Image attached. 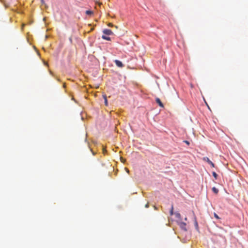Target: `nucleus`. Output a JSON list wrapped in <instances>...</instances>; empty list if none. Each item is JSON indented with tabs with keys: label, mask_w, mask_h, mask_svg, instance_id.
I'll return each mask as SVG.
<instances>
[{
	"label": "nucleus",
	"mask_w": 248,
	"mask_h": 248,
	"mask_svg": "<svg viewBox=\"0 0 248 248\" xmlns=\"http://www.w3.org/2000/svg\"><path fill=\"white\" fill-rule=\"evenodd\" d=\"M103 32L104 34L109 35L113 34V32L109 29H105L103 30Z\"/></svg>",
	"instance_id": "f257e3e1"
},
{
	"label": "nucleus",
	"mask_w": 248,
	"mask_h": 248,
	"mask_svg": "<svg viewBox=\"0 0 248 248\" xmlns=\"http://www.w3.org/2000/svg\"><path fill=\"white\" fill-rule=\"evenodd\" d=\"M114 62L116 64V65L119 67H123L124 66L123 63L119 60H115Z\"/></svg>",
	"instance_id": "f03ea898"
},
{
	"label": "nucleus",
	"mask_w": 248,
	"mask_h": 248,
	"mask_svg": "<svg viewBox=\"0 0 248 248\" xmlns=\"http://www.w3.org/2000/svg\"><path fill=\"white\" fill-rule=\"evenodd\" d=\"M204 160L207 161L209 164H210L212 167H215L214 164L208 158V157H204Z\"/></svg>",
	"instance_id": "7ed1b4c3"
},
{
	"label": "nucleus",
	"mask_w": 248,
	"mask_h": 248,
	"mask_svg": "<svg viewBox=\"0 0 248 248\" xmlns=\"http://www.w3.org/2000/svg\"><path fill=\"white\" fill-rule=\"evenodd\" d=\"M155 101H156V102L158 104V105L160 107L164 108V105H163V103L161 102V101L159 98H156L155 99Z\"/></svg>",
	"instance_id": "20e7f679"
},
{
	"label": "nucleus",
	"mask_w": 248,
	"mask_h": 248,
	"mask_svg": "<svg viewBox=\"0 0 248 248\" xmlns=\"http://www.w3.org/2000/svg\"><path fill=\"white\" fill-rule=\"evenodd\" d=\"M180 226L181 228L184 229L185 231H186V223L183 222H180Z\"/></svg>",
	"instance_id": "39448f33"
},
{
	"label": "nucleus",
	"mask_w": 248,
	"mask_h": 248,
	"mask_svg": "<svg viewBox=\"0 0 248 248\" xmlns=\"http://www.w3.org/2000/svg\"><path fill=\"white\" fill-rule=\"evenodd\" d=\"M212 191L216 194H217L218 192V190L215 187H213L212 188Z\"/></svg>",
	"instance_id": "423d86ee"
},
{
	"label": "nucleus",
	"mask_w": 248,
	"mask_h": 248,
	"mask_svg": "<svg viewBox=\"0 0 248 248\" xmlns=\"http://www.w3.org/2000/svg\"><path fill=\"white\" fill-rule=\"evenodd\" d=\"M86 14L88 15H90V16H91L93 14V12L92 11H90V10H87L86 11Z\"/></svg>",
	"instance_id": "0eeeda50"
},
{
	"label": "nucleus",
	"mask_w": 248,
	"mask_h": 248,
	"mask_svg": "<svg viewBox=\"0 0 248 248\" xmlns=\"http://www.w3.org/2000/svg\"><path fill=\"white\" fill-rule=\"evenodd\" d=\"M174 214H175V216L176 217H177V218H178L179 219H181V216L180 213H175Z\"/></svg>",
	"instance_id": "6e6552de"
},
{
	"label": "nucleus",
	"mask_w": 248,
	"mask_h": 248,
	"mask_svg": "<svg viewBox=\"0 0 248 248\" xmlns=\"http://www.w3.org/2000/svg\"><path fill=\"white\" fill-rule=\"evenodd\" d=\"M102 38H103L105 40H108V41L110 40V38L109 37H108L105 35H103Z\"/></svg>",
	"instance_id": "1a4fd4ad"
},
{
	"label": "nucleus",
	"mask_w": 248,
	"mask_h": 248,
	"mask_svg": "<svg viewBox=\"0 0 248 248\" xmlns=\"http://www.w3.org/2000/svg\"><path fill=\"white\" fill-rule=\"evenodd\" d=\"M103 97L105 100V105L108 106V101H107V96L106 95H103Z\"/></svg>",
	"instance_id": "9d476101"
},
{
	"label": "nucleus",
	"mask_w": 248,
	"mask_h": 248,
	"mask_svg": "<svg viewBox=\"0 0 248 248\" xmlns=\"http://www.w3.org/2000/svg\"><path fill=\"white\" fill-rule=\"evenodd\" d=\"M170 216H172L173 215V205H171V209L170 210Z\"/></svg>",
	"instance_id": "9b49d317"
},
{
	"label": "nucleus",
	"mask_w": 248,
	"mask_h": 248,
	"mask_svg": "<svg viewBox=\"0 0 248 248\" xmlns=\"http://www.w3.org/2000/svg\"><path fill=\"white\" fill-rule=\"evenodd\" d=\"M214 217H215L217 219H219V218H219V217L218 216V215H217L216 213H214Z\"/></svg>",
	"instance_id": "f8f14e48"
},
{
	"label": "nucleus",
	"mask_w": 248,
	"mask_h": 248,
	"mask_svg": "<svg viewBox=\"0 0 248 248\" xmlns=\"http://www.w3.org/2000/svg\"><path fill=\"white\" fill-rule=\"evenodd\" d=\"M213 175L214 176V177L216 179L217 177V174L215 172H213Z\"/></svg>",
	"instance_id": "ddd939ff"
},
{
	"label": "nucleus",
	"mask_w": 248,
	"mask_h": 248,
	"mask_svg": "<svg viewBox=\"0 0 248 248\" xmlns=\"http://www.w3.org/2000/svg\"><path fill=\"white\" fill-rule=\"evenodd\" d=\"M108 26L109 27H113V26H114V25H113L112 24V23H108Z\"/></svg>",
	"instance_id": "4468645a"
},
{
	"label": "nucleus",
	"mask_w": 248,
	"mask_h": 248,
	"mask_svg": "<svg viewBox=\"0 0 248 248\" xmlns=\"http://www.w3.org/2000/svg\"><path fill=\"white\" fill-rule=\"evenodd\" d=\"M184 142H185L187 145H189V142L187 140H184Z\"/></svg>",
	"instance_id": "2eb2a0df"
},
{
	"label": "nucleus",
	"mask_w": 248,
	"mask_h": 248,
	"mask_svg": "<svg viewBox=\"0 0 248 248\" xmlns=\"http://www.w3.org/2000/svg\"><path fill=\"white\" fill-rule=\"evenodd\" d=\"M125 170L126 171V172L127 173H129V170H128V169L127 168H125Z\"/></svg>",
	"instance_id": "dca6fc26"
},
{
	"label": "nucleus",
	"mask_w": 248,
	"mask_h": 248,
	"mask_svg": "<svg viewBox=\"0 0 248 248\" xmlns=\"http://www.w3.org/2000/svg\"><path fill=\"white\" fill-rule=\"evenodd\" d=\"M41 2L42 4H45V1L44 0H41Z\"/></svg>",
	"instance_id": "f3484780"
},
{
	"label": "nucleus",
	"mask_w": 248,
	"mask_h": 248,
	"mask_svg": "<svg viewBox=\"0 0 248 248\" xmlns=\"http://www.w3.org/2000/svg\"><path fill=\"white\" fill-rule=\"evenodd\" d=\"M149 207V204L148 203H147L146 205H145V207L146 208H148Z\"/></svg>",
	"instance_id": "a211bd4d"
},
{
	"label": "nucleus",
	"mask_w": 248,
	"mask_h": 248,
	"mask_svg": "<svg viewBox=\"0 0 248 248\" xmlns=\"http://www.w3.org/2000/svg\"><path fill=\"white\" fill-rule=\"evenodd\" d=\"M195 225H196V226H198V223H197V221H196V222H195Z\"/></svg>",
	"instance_id": "6ab92c4d"
},
{
	"label": "nucleus",
	"mask_w": 248,
	"mask_h": 248,
	"mask_svg": "<svg viewBox=\"0 0 248 248\" xmlns=\"http://www.w3.org/2000/svg\"><path fill=\"white\" fill-rule=\"evenodd\" d=\"M115 27V28H116L117 29L118 28V26H114Z\"/></svg>",
	"instance_id": "aec40b11"
}]
</instances>
